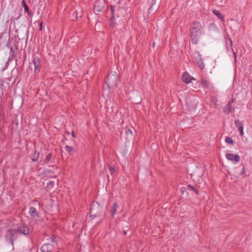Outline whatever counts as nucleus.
Returning a JSON list of instances; mask_svg holds the SVG:
<instances>
[{"label":"nucleus","mask_w":252,"mask_h":252,"mask_svg":"<svg viewBox=\"0 0 252 252\" xmlns=\"http://www.w3.org/2000/svg\"><path fill=\"white\" fill-rule=\"evenodd\" d=\"M94 8L97 11H99L100 10V9L99 8V7H96V3L94 4Z\"/></svg>","instance_id":"obj_28"},{"label":"nucleus","mask_w":252,"mask_h":252,"mask_svg":"<svg viewBox=\"0 0 252 252\" xmlns=\"http://www.w3.org/2000/svg\"><path fill=\"white\" fill-rule=\"evenodd\" d=\"M118 80V76L116 72H109L105 83L109 88L114 87L117 86V84Z\"/></svg>","instance_id":"obj_2"},{"label":"nucleus","mask_w":252,"mask_h":252,"mask_svg":"<svg viewBox=\"0 0 252 252\" xmlns=\"http://www.w3.org/2000/svg\"><path fill=\"white\" fill-rule=\"evenodd\" d=\"M225 142L228 144H233L234 143L233 140L230 137L227 136L225 137Z\"/></svg>","instance_id":"obj_23"},{"label":"nucleus","mask_w":252,"mask_h":252,"mask_svg":"<svg viewBox=\"0 0 252 252\" xmlns=\"http://www.w3.org/2000/svg\"><path fill=\"white\" fill-rule=\"evenodd\" d=\"M213 13L216 15L219 19H220L222 21L224 20L223 16L222 14L218 10H214Z\"/></svg>","instance_id":"obj_18"},{"label":"nucleus","mask_w":252,"mask_h":252,"mask_svg":"<svg viewBox=\"0 0 252 252\" xmlns=\"http://www.w3.org/2000/svg\"><path fill=\"white\" fill-rule=\"evenodd\" d=\"M188 188L189 190H191L192 191H195L197 194L198 193L197 191L195 190V189L194 188L193 186L191 185H189L188 186Z\"/></svg>","instance_id":"obj_24"},{"label":"nucleus","mask_w":252,"mask_h":252,"mask_svg":"<svg viewBox=\"0 0 252 252\" xmlns=\"http://www.w3.org/2000/svg\"><path fill=\"white\" fill-rule=\"evenodd\" d=\"M33 63L34 66V71L36 72L37 70L39 71L40 68V60L38 57L34 56L33 57Z\"/></svg>","instance_id":"obj_9"},{"label":"nucleus","mask_w":252,"mask_h":252,"mask_svg":"<svg viewBox=\"0 0 252 252\" xmlns=\"http://www.w3.org/2000/svg\"><path fill=\"white\" fill-rule=\"evenodd\" d=\"M235 125L240 132V135L242 136L244 135V126L242 122H241L239 120H235L234 121Z\"/></svg>","instance_id":"obj_8"},{"label":"nucleus","mask_w":252,"mask_h":252,"mask_svg":"<svg viewBox=\"0 0 252 252\" xmlns=\"http://www.w3.org/2000/svg\"><path fill=\"white\" fill-rule=\"evenodd\" d=\"M53 245L50 244H45L40 248L41 252H52Z\"/></svg>","instance_id":"obj_10"},{"label":"nucleus","mask_w":252,"mask_h":252,"mask_svg":"<svg viewBox=\"0 0 252 252\" xmlns=\"http://www.w3.org/2000/svg\"><path fill=\"white\" fill-rule=\"evenodd\" d=\"M54 182H50L48 184V186H53L54 185Z\"/></svg>","instance_id":"obj_35"},{"label":"nucleus","mask_w":252,"mask_h":252,"mask_svg":"<svg viewBox=\"0 0 252 252\" xmlns=\"http://www.w3.org/2000/svg\"><path fill=\"white\" fill-rule=\"evenodd\" d=\"M232 101H230L227 105H225L223 109V112L224 113L226 114H228L230 113L232 108Z\"/></svg>","instance_id":"obj_14"},{"label":"nucleus","mask_w":252,"mask_h":252,"mask_svg":"<svg viewBox=\"0 0 252 252\" xmlns=\"http://www.w3.org/2000/svg\"><path fill=\"white\" fill-rule=\"evenodd\" d=\"M65 150L68 153V154H72V152L73 151V148L72 147L68 145H66L65 146Z\"/></svg>","instance_id":"obj_22"},{"label":"nucleus","mask_w":252,"mask_h":252,"mask_svg":"<svg viewBox=\"0 0 252 252\" xmlns=\"http://www.w3.org/2000/svg\"><path fill=\"white\" fill-rule=\"evenodd\" d=\"M46 172H48L49 173H52V171H51V170L46 171Z\"/></svg>","instance_id":"obj_37"},{"label":"nucleus","mask_w":252,"mask_h":252,"mask_svg":"<svg viewBox=\"0 0 252 252\" xmlns=\"http://www.w3.org/2000/svg\"><path fill=\"white\" fill-rule=\"evenodd\" d=\"M15 229L17 231L18 236L21 235L27 237L30 232V228L25 225L19 226Z\"/></svg>","instance_id":"obj_5"},{"label":"nucleus","mask_w":252,"mask_h":252,"mask_svg":"<svg viewBox=\"0 0 252 252\" xmlns=\"http://www.w3.org/2000/svg\"><path fill=\"white\" fill-rule=\"evenodd\" d=\"M18 237L19 236L16 229H10L6 231L5 234L6 242L11 244L12 246H13V242L16 240Z\"/></svg>","instance_id":"obj_3"},{"label":"nucleus","mask_w":252,"mask_h":252,"mask_svg":"<svg viewBox=\"0 0 252 252\" xmlns=\"http://www.w3.org/2000/svg\"><path fill=\"white\" fill-rule=\"evenodd\" d=\"M90 210V216L95 218L100 216L102 208L97 203H93L91 204Z\"/></svg>","instance_id":"obj_4"},{"label":"nucleus","mask_w":252,"mask_h":252,"mask_svg":"<svg viewBox=\"0 0 252 252\" xmlns=\"http://www.w3.org/2000/svg\"><path fill=\"white\" fill-rule=\"evenodd\" d=\"M114 7L112 6H111L110 7V9H111V11L112 12V14H113V12H114Z\"/></svg>","instance_id":"obj_32"},{"label":"nucleus","mask_w":252,"mask_h":252,"mask_svg":"<svg viewBox=\"0 0 252 252\" xmlns=\"http://www.w3.org/2000/svg\"><path fill=\"white\" fill-rule=\"evenodd\" d=\"M232 42L231 39L230 38H228V40H226V48L227 49V50H229V49L232 50L233 53L234 55L235 60L236 61V53L232 50Z\"/></svg>","instance_id":"obj_15"},{"label":"nucleus","mask_w":252,"mask_h":252,"mask_svg":"<svg viewBox=\"0 0 252 252\" xmlns=\"http://www.w3.org/2000/svg\"><path fill=\"white\" fill-rule=\"evenodd\" d=\"M52 160H54V158H53V155L52 153H50L46 156L45 158L43 160V163L42 164L44 165L52 162Z\"/></svg>","instance_id":"obj_13"},{"label":"nucleus","mask_w":252,"mask_h":252,"mask_svg":"<svg viewBox=\"0 0 252 252\" xmlns=\"http://www.w3.org/2000/svg\"><path fill=\"white\" fill-rule=\"evenodd\" d=\"M39 29L40 31L42 30V22L40 23V24H39Z\"/></svg>","instance_id":"obj_30"},{"label":"nucleus","mask_w":252,"mask_h":252,"mask_svg":"<svg viewBox=\"0 0 252 252\" xmlns=\"http://www.w3.org/2000/svg\"><path fill=\"white\" fill-rule=\"evenodd\" d=\"M3 86V82L0 83V89H2V87Z\"/></svg>","instance_id":"obj_33"},{"label":"nucleus","mask_w":252,"mask_h":252,"mask_svg":"<svg viewBox=\"0 0 252 252\" xmlns=\"http://www.w3.org/2000/svg\"><path fill=\"white\" fill-rule=\"evenodd\" d=\"M22 5L24 8L25 12H27L29 15H30L31 14V13L30 12L29 8L27 4H26V2L25 0H22Z\"/></svg>","instance_id":"obj_16"},{"label":"nucleus","mask_w":252,"mask_h":252,"mask_svg":"<svg viewBox=\"0 0 252 252\" xmlns=\"http://www.w3.org/2000/svg\"><path fill=\"white\" fill-rule=\"evenodd\" d=\"M73 16H74L76 19H77V18H78V13H77V12L76 11H75V12H74V13L73 14Z\"/></svg>","instance_id":"obj_27"},{"label":"nucleus","mask_w":252,"mask_h":252,"mask_svg":"<svg viewBox=\"0 0 252 252\" xmlns=\"http://www.w3.org/2000/svg\"><path fill=\"white\" fill-rule=\"evenodd\" d=\"M226 158L231 161H234L235 162H238L240 160V157L238 155H234L230 153L226 154Z\"/></svg>","instance_id":"obj_7"},{"label":"nucleus","mask_w":252,"mask_h":252,"mask_svg":"<svg viewBox=\"0 0 252 252\" xmlns=\"http://www.w3.org/2000/svg\"><path fill=\"white\" fill-rule=\"evenodd\" d=\"M132 129H133V127H132L131 128H128L126 130V134L127 137H130L132 136Z\"/></svg>","instance_id":"obj_19"},{"label":"nucleus","mask_w":252,"mask_h":252,"mask_svg":"<svg viewBox=\"0 0 252 252\" xmlns=\"http://www.w3.org/2000/svg\"><path fill=\"white\" fill-rule=\"evenodd\" d=\"M192 80H195L193 78H191L189 74L187 72H185L182 75V80L186 84H189Z\"/></svg>","instance_id":"obj_11"},{"label":"nucleus","mask_w":252,"mask_h":252,"mask_svg":"<svg viewBox=\"0 0 252 252\" xmlns=\"http://www.w3.org/2000/svg\"><path fill=\"white\" fill-rule=\"evenodd\" d=\"M110 171L111 174H112L113 172L114 171V169L112 167H110Z\"/></svg>","instance_id":"obj_31"},{"label":"nucleus","mask_w":252,"mask_h":252,"mask_svg":"<svg viewBox=\"0 0 252 252\" xmlns=\"http://www.w3.org/2000/svg\"><path fill=\"white\" fill-rule=\"evenodd\" d=\"M155 3H156V0H152V5H151V6H152Z\"/></svg>","instance_id":"obj_34"},{"label":"nucleus","mask_w":252,"mask_h":252,"mask_svg":"<svg viewBox=\"0 0 252 252\" xmlns=\"http://www.w3.org/2000/svg\"><path fill=\"white\" fill-rule=\"evenodd\" d=\"M52 167H55V165H52Z\"/></svg>","instance_id":"obj_39"},{"label":"nucleus","mask_w":252,"mask_h":252,"mask_svg":"<svg viewBox=\"0 0 252 252\" xmlns=\"http://www.w3.org/2000/svg\"><path fill=\"white\" fill-rule=\"evenodd\" d=\"M29 213L31 216L33 218H37L39 217V213L37 211L36 208L34 207H30Z\"/></svg>","instance_id":"obj_12"},{"label":"nucleus","mask_w":252,"mask_h":252,"mask_svg":"<svg viewBox=\"0 0 252 252\" xmlns=\"http://www.w3.org/2000/svg\"><path fill=\"white\" fill-rule=\"evenodd\" d=\"M71 135H72V137H73V138L75 137V134H74V132L73 131H72Z\"/></svg>","instance_id":"obj_36"},{"label":"nucleus","mask_w":252,"mask_h":252,"mask_svg":"<svg viewBox=\"0 0 252 252\" xmlns=\"http://www.w3.org/2000/svg\"><path fill=\"white\" fill-rule=\"evenodd\" d=\"M39 156V153L38 152L35 151L33 155H32V160L33 161H35L37 160Z\"/></svg>","instance_id":"obj_20"},{"label":"nucleus","mask_w":252,"mask_h":252,"mask_svg":"<svg viewBox=\"0 0 252 252\" xmlns=\"http://www.w3.org/2000/svg\"><path fill=\"white\" fill-rule=\"evenodd\" d=\"M194 55L198 66L200 69H203L204 68V64L201 57V55L198 51H196Z\"/></svg>","instance_id":"obj_6"},{"label":"nucleus","mask_w":252,"mask_h":252,"mask_svg":"<svg viewBox=\"0 0 252 252\" xmlns=\"http://www.w3.org/2000/svg\"><path fill=\"white\" fill-rule=\"evenodd\" d=\"M200 83L204 87L209 88V82L205 80V79H201L200 80Z\"/></svg>","instance_id":"obj_21"},{"label":"nucleus","mask_w":252,"mask_h":252,"mask_svg":"<svg viewBox=\"0 0 252 252\" xmlns=\"http://www.w3.org/2000/svg\"><path fill=\"white\" fill-rule=\"evenodd\" d=\"M118 208V206L116 203H114L113 204V207L111 211V215L112 217L114 216V214L117 211V209Z\"/></svg>","instance_id":"obj_17"},{"label":"nucleus","mask_w":252,"mask_h":252,"mask_svg":"<svg viewBox=\"0 0 252 252\" xmlns=\"http://www.w3.org/2000/svg\"><path fill=\"white\" fill-rule=\"evenodd\" d=\"M214 103H215V105H216V100H215Z\"/></svg>","instance_id":"obj_38"},{"label":"nucleus","mask_w":252,"mask_h":252,"mask_svg":"<svg viewBox=\"0 0 252 252\" xmlns=\"http://www.w3.org/2000/svg\"><path fill=\"white\" fill-rule=\"evenodd\" d=\"M203 29L200 23L198 22H193L190 27L189 36L192 43L196 44L203 33Z\"/></svg>","instance_id":"obj_1"},{"label":"nucleus","mask_w":252,"mask_h":252,"mask_svg":"<svg viewBox=\"0 0 252 252\" xmlns=\"http://www.w3.org/2000/svg\"><path fill=\"white\" fill-rule=\"evenodd\" d=\"M15 57L14 54H11L9 56L8 58V61H12Z\"/></svg>","instance_id":"obj_25"},{"label":"nucleus","mask_w":252,"mask_h":252,"mask_svg":"<svg viewBox=\"0 0 252 252\" xmlns=\"http://www.w3.org/2000/svg\"><path fill=\"white\" fill-rule=\"evenodd\" d=\"M79 17H81V14H80Z\"/></svg>","instance_id":"obj_40"},{"label":"nucleus","mask_w":252,"mask_h":252,"mask_svg":"<svg viewBox=\"0 0 252 252\" xmlns=\"http://www.w3.org/2000/svg\"><path fill=\"white\" fill-rule=\"evenodd\" d=\"M245 167H243V169H242V172H241L240 174L241 175H243L245 173Z\"/></svg>","instance_id":"obj_26"},{"label":"nucleus","mask_w":252,"mask_h":252,"mask_svg":"<svg viewBox=\"0 0 252 252\" xmlns=\"http://www.w3.org/2000/svg\"><path fill=\"white\" fill-rule=\"evenodd\" d=\"M10 52L11 54H14V50H13V49L12 46L10 47Z\"/></svg>","instance_id":"obj_29"}]
</instances>
